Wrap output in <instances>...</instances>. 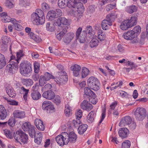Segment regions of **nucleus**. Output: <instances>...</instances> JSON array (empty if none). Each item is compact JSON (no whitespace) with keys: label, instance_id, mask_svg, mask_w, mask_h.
Listing matches in <instances>:
<instances>
[{"label":"nucleus","instance_id":"f257e3e1","mask_svg":"<svg viewBox=\"0 0 148 148\" xmlns=\"http://www.w3.org/2000/svg\"><path fill=\"white\" fill-rule=\"evenodd\" d=\"M77 138V135L73 132H70L69 134L66 132H63L56 136V140L60 146H63L67 144L69 142L75 143Z\"/></svg>","mask_w":148,"mask_h":148},{"label":"nucleus","instance_id":"f03ea898","mask_svg":"<svg viewBox=\"0 0 148 148\" xmlns=\"http://www.w3.org/2000/svg\"><path fill=\"white\" fill-rule=\"evenodd\" d=\"M33 23L36 25L43 24L45 22V17L43 11L40 9H37L35 12L33 13L31 16Z\"/></svg>","mask_w":148,"mask_h":148},{"label":"nucleus","instance_id":"7ed1b4c3","mask_svg":"<svg viewBox=\"0 0 148 148\" xmlns=\"http://www.w3.org/2000/svg\"><path fill=\"white\" fill-rule=\"evenodd\" d=\"M137 18L136 16L132 17L130 19L124 21L121 23L120 27L123 30H125L136 25Z\"/></svg>","mask_w":148,"mask_h":148},{"label":"nucleus","instance_id":"20e7f679","mask_svg":"<svg viewBox=\"0 0 148 148\" xmlns=\"http://www.w3.org/2000/svg\"><path fill=\"white\" fill-rule=\"evenodd\" d=\"M19 69L21 74L26 76L31 73L32 71V64L27 61H24L20 64Z\"/></svg>","mask_w":148,"mask_h":148},{"label":"nucleus","instance_id":"39448f33","mask_svg":"<svg viewBox=\"0 0 148 148\" xmlns=\"http://www.w3.org/2000/svg\"><path fill=\"white\" fill-rule=\"evenodd\" d=\"M59 76H56L54 81L58 85L62 88L67 82L68 79V76L66 72H58Z\"/></svg>","mask_w":148,"mask_h":148},{"label":"nucleus","instance_id":"423d86ee","mask_svg":"<svg viewBox=\"0 0 148 148\" xmlns=\"http://www.w3.org/2000/svg\"><path fill=\"white\" fill-rule=\"evenodd\" d=\"M87 84L90 88L95 91L100 88V84L98 79L94 77L91 76L88 79Z\"/></svg>","mask_w":148,"mask_h":148},{"label":"nucleus","instance_id":"0eeeda50","mask_svg":"<svg viewBox=\"0 0 148 148\" xmlns=\"http://www.w3.org/2000/svg\"><path fill=\"white\" fill-rule=\"evenodd\" d=\"M14 137L18 142L20 144H24L27 143L28 136L23 132L18 130L14 134Z\"/></svg>","mask_w":148,"mask_h":148},{"label":"nucleus","instance_id":"6e6552de","mask_svg":"<svg viewBox=\"0 0 148 148\" xmlns=\"http://www.w3.org/2000/svg\"><path fill=\"white\" fill-rule=\"evenodd\" d=\"M135 115L136 120L142 121L145 119L147 115L146 110L144 108L138 107L135 112Z\"/></svg>","mask_w":148,"mask_h":148},{"label":"nucleus","instance_id":"1a4fd4ad","mask_svg":"<svg viewBox=\"0 0 148 148\" xmlns=\"http://www.w3.org/2000/svg\"><path fill=\"white\" fill-rule=\"evenodd\" d=\"M62 15V12L61 10L56 9L55 10L49 11L47 13V18L49 20H52L54 18L60 17Z\"/></svg>","mask_w":148,"mask_h":148},{"label":"nucleus","instance_id":"9d476101","mask_svg":"<svg viewBox=\"0 0 148 148\" xmlns=\"http://www.w3.org/2000/svg\"><path fill=\"white\" fill-rule=\"evenodd\" d=\"M42 108L45 110L48 111L49 112L52 113L55 111V108L52 103L49 101H45L43 102Z\"/></svg>","mask_w":148,"mask_h":148},{"label":"nucleus","instance_id":"9b49d317","mask_svg":"<svg viewBox=\"0 0 148 148\" xmlns=\"http://www.w3.org/2000/svg\"><path fill=\"white\" fill-rule=\"evenodd\" d=\"M10 63L7 65L6 69L10 73H14L18 69V60H16V62L12 61Z\"/></svg>","mask_w":148,"mask_h":148},{"label":"nucleus","instance_id":"f8f14e48","mask_svg":"<svg viewBox=\"0 0 148 148\" xmlns=\"http://www.w3.org/2000/svg\"><path fill=\"white\" fill-rule=\"evenodd\" d=\"M54 25L58 26L70 25L68 20L64 17H59L55 21Z\"/></svg>","mask_w":148,"mask_h":148},{"label":"nucleus","instance_id":"ddd939ff","mask_svg":"<svg viewBox=\"0 0 148 148\" xmlns=\"http://www.w3.org/2000/svg\"><path fill=\"white\" fill-rule=\"evenodd\" d=\"M77 0H74L73 5L71 8H75L77 9V12L79 14H82L83 12L84 8L83 4L81 2L77 1Z\"/></svg>","mask_w":148,"mask_h":148},{"label":"nucleus","instance_id":"4468645a","mask_svg":"<svg viewBox=\"0 0 148 148\" xmlns=\"http://www.w3.org/2000/svg\"><path fill=\"white\" fill-rule=\"evenodd\" d=\"M72 1L71 0H58V5L61 8H63L67 6L71 8L72 7Z\"/></svg>","mask_w":148,"mask_h":148},{"label":"nucleus","instance_id":"2eb2a0df","mask_svg":"<svg viewBox=\"0 0 148 148\" xmlns=\"http://www.w3.org/2000/svg\"><path fill=\"white\" fill-rule=\"evenodd\" d=\"M82 28L79 27L75 33V38L76 39H78L79 41L81 43H83L85 42V35L80 36Z\"/></svg>","mask_w":148,"mask_h":148},{"label":"nucleus","instance_id":"dca6fc26","mask_svg":"<svg viewBox=\"0 0 148 148\" xmlns=\"http://www.w3.org/2000/svg\"><path fill=\"white\" fill-rule=\"evenodd\" d=\"M42 97L48 100H51L54 98L55 95L51 90H48L44 92L42 94Z\"/></svg>","mask_w":148,"mask_h":148},{"label":"nucleus","instance_id":"f3484780","mask_svg":"<svg viewBox=\"0 0 148 148\" xmlns=\"http://www.w3.org/2000/svg\"><path fill=\"white\" fill-rule=\"evenodd\" d=\"M75 37V34L73 32L67 33L64 37L63 40V42L67 44H69L73 40Z\"/></svg>","mask_w":148,"mask_h":148},{"label":"nucleus","instance_id":"a211bd4d","mask_svg":"<svg viewBox=\"0 0 148 148\" xmlns=\"http://www.w3.org/2000/svg\"><path fill=\"white\" fill-rule=\"evenodd\" d=\"M123 37L127 40H132L136 38L132 30H130L123 34Z\"/></svg>","mask_w":148,"mask_h":148},{"label":"nucleus","instance_id":"6ab92c4d","mask_svg":"<svg viewBox=\"0 0 148 148\" xmlns=\"http://www.w3.org/2000/svg\"><path fill=\"white\" fill-rule=\"evenodd\" d=\"M81 69V67L76 64L71 67V70L73 71V75L75 77H77L80 74Z\"/></svg>","mask_w":148,"mask_h":148},{"label":"nucleus","instance_id":"aec40b11","mask_svg":"<svg viewBox=\"0 0 148 148\" xmlns=\"http://www.w3.org/2000/svg\"><path fill=\"white\" fill-rule=\"evenodd\" d=\"M81 108L83 110L89 111L91 110L93 108L92 106L88 101L84 100L81 104Z\"/></svg>","mask_w":148,"mask_h":148},{"label":"nucleus","instance_id":"412c9836","mask_svg":"<svg viewBox=\"0 0 148 148\" xmlns=\"http://www.w3.org/2000/svg\"><path fill=\"white\" fill-rule=\"evenodd\" d=\"M35 123L37 128L39 130L43 131L45 128V126L42 121L38 119H35Z\"/></svg>","mask_w":148,"mask_h":148},{"label":"nucleus","instance_id":"4be33fe9","mask_svg":"<svg viewBox=\"0 0 148 148\" xmlns=\"http://www.w3.org/2000/svg\"><path fill=\"white\" fill-rule=\"evenodd\" d=\"M14 117L16 118L22 119L25 116L24 112L19 110H16L14 111L13 113Z\"/></svg>","mask_w":148,"mask_h":148},{"label":"nucleus","instance_id":"5701e85b","mask_svg":"<svg viewBox=\"0 0 148 148\" xmlns=\"http://www.w3.org/2000/svg\"><path fill=\"white\" fill-rule=\"evenodd\" d=\"M132 119L129 116H127L123 117L121 121L119 124L121 126L127 125L131 123Z\"/></svg>","mask_w":148,"mask_h":148},{"label":"nucleus","instance_id":"b1692460","mask_svg":"<svg viewBox=\"0 0 148 148\" xmlns=\"http://www.w3.org/2000/svg\"><path fill=\"white\" fill-rule=\"evenodd\" d=\"M119 16V14L118 12H115V13L110 14L107 15L106 19L112 23V22L114 21L115 18H117Z\"/></svg>","mask_w":148,"mask_h":148},{"label":"nucleus","instance_id":"393cba45","mask_svg":"<svg viewBox=\"0 0 148 148\" xmlns=\"http://www.w3.org/2000/svg\"><path fill=\"white\" fill-rule=\"evenodd\" d=\"M19 93L21 94H23V98L25 101L27 100L28 94L29 90L26 89L23 86H22L19 88Z\"/></svg>","mask_w":148,"mask_h":148},{"label":"nucleus","instance_id":"a878e982","mask_svg":"<svg viewBox=\"0 0 148 148\" xmlns=\"http://www.w3.org/2000/svg\"><path fill=\"white\" fill-rule=\"evenodd\" d=\"M112 24V23L109 22L106 19L103 20L101 23V27L104 30L108 29Z\"/></svg>","mask_w":148,"mask_h":148},{"label":"nucleus","instance_id":"bb28decb","mask_svg":"<svg viewBox=\"0 0 148 148\" xmlns=\"http://www.w3.org/2000/svg\"><path fill=\"white\" fill-rule=\"evenodd\" d=\"M129 132V131L126 128H121L119 131V136L122 138H124L127 137Z\"/></svg>","mask_w":148,"mask_h":148},{"label":"nucleus","instance_id":"cd10ccee","mask_svg":"<svg viewBox=\"0 0 148 148\" xmlns=\"http://www.w3.org/2000/svg\"><path fill=\"white\" fill-rule=\"evenodd\" d=\"M6 90L8 95L10 97H14L16 94L14 89L11 86H8L6 88Z\"/></svg>","mask_w":148,"mask_h":148},{"label":"nucleus","instance_id":"c85d7f7f","mask_svg":"<svg viewBox=\"0 0 148 148\" xmlns=\"http://www.w3.org/2000/svg\"><path fill=\"white\" fill-rule=\"evenodd\" d=\"M34 137L35 142L37 144H40L41 143L42 138V135L41 132L37 133Z\"/></svg>","mask_w":148,"mask_h":148},{"label":"nucleus","instance_id":"c756f323","mask_svg":"<svg viewBox=\"0 0 148 148\" xmlns=\"http://www.w3.org/2000/svg\"><path fill=\"white\" fill-rule=\"evenodd\" d=\"M85 95L90 97H96V95L88 87H86L84 89Z\"/></svg>","mask_w":148,"mask_h":148},{"label":"nucleus","instance_id":"7c9ffc66","mask_svg":"<svg viewBox=\"0 0 148 148\" xmlns=\"http://www.w3.org/2000/svg\"><path fill=\"white\" fill-rule=\"evenodd\" d=\"M88 126L86 124H83L79 126L78 128V133L79 134H82L86 130Z\"/></svg>","mask_w":148,"mask_h":148},{"label":"nucleus","instance_id":"2f4dec72","mask_svg":"<svg viewBox=\"0 0 148 148\" xmlns=\"http://www.w3.org/2000/svg\"><path fill=\"white\" fill-rule=\"evenodd\" d=\"M97 35H95V36H96L100 41L104 40L106 38V35L102 32V30L99 29L97 31Z\"/></svg>","mask_w":148,"mask_h":148},{"label":"nucleus","instance_id":"473e14b6","mask_svg":"<svg viewBox=\"0 0 148 148\" xmlns=\"http://www.w3.org/2000/svg\"><path fill=\"white\" fill-rule=\"evenodd\" d=\"M31 96L33 99L34 100H37L41 97V95L39 91L32 92Z\"/></svg>","mask_w":148,"mask_h":148},{"label":"nucleus","instance_id":"72a5a7b5","mask_svg":"<svg viewBox=\"0 0 148 148\" xmlns=\"http://www.w3.org/2000/svg\"><path fill=\"white\" fill-rule=\"evenodd\" d=\"M3 133L8 138L10 139L13 138L14 134H13L12 131L8 129H5L3 130Z\"/></svg>","mask_w":148,"mask_h":148},{"label":"nucleus","instance_id":"f704fd0d","mask_svg":"<svg viewBox=\"0 0 148 148\" xmlns=\"http://www.w3.org/2000/svg\"><path fill=\"white\" fill-rule=\"evenodd\" d=\"M55 25L54 24L48 22L46 24V29L49 32H53L55 29Z\"/></svg>","mask_w":148,"mask_h":148},{"label":"nucleus","instance_id":"c9c22d12","mask_svg":"<svg viewBox=\"0 0 148 148\" xmlns=\"http://www.w3.org/2000/svg\"><path fill=\"white\" fill-rule=\"evenodd\" d=\"M6 64V60L4 55L0 54V69H2Z\"/></svg>","mask_w":148,"mask_h":148},{"label":"nucleus","instance_id":"e433bc0d","mask_svg":"<svg viewBox=\"0 0 148 148\" xmlns=\"http://www.w3.org/2000/svg\"><path fill=\"white\" fill-rule=\"evenodd\" d=\"M95 115V113L94 111H92L90 112L87 116V121L89 123L92 122L94 121Z\"/></svg>","mask_w":148,"mask_h":148},{"label":"nucleus","instance_id":"4c0bfd02","mask_svg":"<svg viewBox=\"0 0 148 148\" xmlns=\"http://www.w3.org/2000/svg\"><path fill=\"white\" fill-rule=\"evenodd\" d=\"M86 31H83V32H86L90 35V37L92 38L95 34L94 32L92 31V27L91 26L87 25L86 27Z\"/></svg>","mask_w":148,"mask_h":148},{"label":"nucleus","instance_id":"58836bf2","mask_svg":"<svg viewBox=\"0 0 148 148\" xmlns=\"http://www.w3.org/2000/svg\"><path fill=\"white\" fill-rule=\"evenodd\" d=\"M22 83L26 86H31L34 83L33 80L30 79H23L22 80Z\"/></svg>","mask_w":148,"mask_h":148},{"label":"nucleus","instance_id":"ea45409f","mask_svg":"<svg viewBox=\"0 0 148 148\" xmlns=\"http://www.w3.org/2000/svg\"><path fill=\"white\" fill-rule=\"evenodd\" d=\"M132 30L137 37L140 34L141 32V28L140 26L138 25L134 27Z\"/></svg>","mask_w":148,"mask_h":148},{"label":"nucleus","instance_id":"a19ab883","mask_svg":"<svg viewBox=\"0 0 148 148\" xmlns=\"http://www.w3.org/2000/svg\"><path fill=\"white\" fill-rule=\"evenodd\" d=\"M137 10V7L135 5H131L127 7L126 8V11L129 13L131 14L135 12Z\"/></svg>","mask_w":148,"mask_h":148},{"label":"nucleus","instance_id":"79ce46f5","mask_svg":"<svg viewBox=\"0 0 148 148\" xmlns=\"http://www.w3.org/2000/svg\"><path fill=\"white\" fill-rule=\"evenodd\" d=\"M32 126L29 122H27L22 124V128L24 131H28Z\"/></svg>","mask_w":148,"mask_h":148},{"label":"nucleus","instance_id":"37998d69","mask_svg":"<svg viewBox=\"0 0 148 148\" xmlns=\"http://www.w3.org/2000/svg\"><path fill=\"white\" fill-rule=\"evenodd\" d=\"M89 70L86 67H83L82 71V77L84 78L86 77L88 75Z\"/></svg>","mask_w":148,"mask_h":148},{"label":"nucleus","instance_id":"c03bdc74","mask_svg":"<svg viewBox=\"0 0 148 148\" xmlns=\"http://www.w3.org/2000/svg\"><path fill=\"white\" fill-rule=\"evenodd\" d=\"M1 40L3 44L6 45L10 41V38L6 36H3L2 37Z\"/></svg>","mask_w":148,"mask_h":148},{"label":"nucleus","instance_id":"a18cd8bd","mask_svg":"<svg viewBox=\"0 0 148 148\" xmlns=\"http://www.w3.org/2000/svg\"><path fill=\"white\" fill-rule=\"evenodd\" d=\"M99 43L97 39L93 38L90 42V47L92 48L97 46Z\"/></svg>","mask_w":148,"mask_h":148},{"label":"nucleus","instance_id":"49530a36","mask_svg":"<svg viewBox=\"0 0 148 148\" xmlns=\"http://www.w3.org/2000/svg\"><path fill=\"white\" fill-rule=\"evenodd\" d=\"M47 81V80L45 78L44 76H40L39 79L40 85L41 86H43L46 84Z\"/></svg>","mask_w":148,"mask_h":148},{"label":"nucleus","instance_id":"de8ad7c7","mask_svg":"<svg viewBox=\"0 0 148 148\" xmlns=\"http://www.w3.org/2000/svg\"><path fill=\"white\" fill-rule=\"evenodd\" d=\"M30 136L32 138H33L36 134V132L34 127L32 126L31 127L30 129L28 131Z\"/></svg>","mask_w":148,"mask_h":148},{"label":"nucleus","instance_id":"09e8293b","mask_svg":"<svg viewBox=\"0 0 148 148\" xmlns=\"http://www.w3.org/2000/svg\"><path fill=\"white\" fill-rule=\"evenodd\" d=\"M72 110L70 107L68 105L65 106L64 113L66 116H69L71 114Z\"/></svg>","mask_w":148,"mask_h":148},{"label":"nucleus","instance_id":"8fccbe9b","mask_svg":"<svg viewBox=\"0 0 148 148\" xmlns=\"http://www.w3.org/2000/svg\"><path fill=\"white\" fill-rule=\"evenodd\" d=\"M42 9L44 12H47L49 10L50 7L47 3L44 2L41 4Z\"/></svg>","mask_w":148,"mask_h":148},{"label":"nucleus","instance_id":"3c124183","mask_svg":"<svg viewBox=\"0 0 148 148\" xmlns=\"http://www.w3.org/2000/svg\"><path fill=\"white\" fill-rule=\"evenodd\" d=\"M130 141L129 140H126L122 143L121 148H130Z\"/></svg>","mask_w":148,"mask_h":148},{"label":"nucleus","instance_id":"603ef678","mask_svg":"<svg viewBox=\"0 0 148 148\" xmlns=\"http://www.w3.org/2000/svg\"><path fill=\"white\" fill-rule=\"evenodd\" d=\"M65 30L63 29L61 31L60 33L57 34L56 35L57 38L59 40H60L62 37L65 34Z\"/></svg>","mask_w":148,"mask_h":148},{"label":"nucleus","instance_id":"864d4df0","mask_svg":"<svg viewBox=\"0 0 148 148\" xmlns=\"http://www.w3.org/2000/svg\"><path fill=\"white\" fill-rule=\"evenodd\" d=\"M16 122L14 118L12 117L9 119L8 122H7L9 125L10 126L13 127L15 125Z\"/></svg>","mask_w":148,"mask_h":148},{"label":"nucleus","instance_id":"5fc2aeb1","mask_svg":"<svg viewBox=\"0 0 148 148\" xmlns=\"http://www.w3.org/2000/svg\"><path fill=\"white\" fill-rule=\"evenodd\" d=\"M126 65H128L130 66L131 67L130 69H135L137 67L136 64L131 61H128L127 62V64Z\"/></svg>","mask_w":148,"mask_h":148},{"label":"nucleus","instance_id":"6e6d98bb","mask_svg":"<svg viewBox=\"0 0 148 148\" xmlns=\"http://www.w3.org/2000/svg\"><path fill=\"white\" fill-rule=\"evenodd\" d=\"M47 81L51 79H55V77L52 74L47 72L45 74L44 76Z\"/></svg>","mask_w":148,"mask_h":148},{"label":"nucleus","instance_id":"4d7b16f0","mask_svg":"<svg viewBox=\"0 0 148 148\" xmlns=\"http://www.w3.org/2000/svg\"><path fill=\"white\" fill-rule=\"evenodd\" d=\"M34 72L35 73H38L40 70V64L38 62H35L34 63Z\"/></svg>","mask_w":148,"mask_h":148},{"label":"nucleus","instance_id":"13d9d810","mask_svg":"<svg viewBox=\"0 0 148 148\" xmlns=\"http://www.w3.org/2000/svg\"><path fill=\"white\" fill-rule=\"evenodd\" d=\"M118 104V102L115 101L114 102L112 103L110 106V110L111 111H113L114 110H116V107L117 106Z\"/></svg>","mask_w":148,"mask_h":148},{"label":"nucleus","instance_id":"bf43d9fd","mask_svg":"<svg viewBox=\"0 0 148 148\" xmlns=\"http://www.w3.org/2000/svg\"><path fill=\"white\" fill-rule=\"evenodd\" d=\"M82 115L83 112L82 110L80 109L78 110L75 113L76 119H80L82 118Z\"/></svg>","mask_w":148,"mask_h":148},{"label":"nucleus","instance_id":"052dcab7","mask_svg":"<svg viewBox=\"0 0 148 148\" xmlns=\"http://www.w3.org/2000/svg\"><path fill=\"white\" fill-rule=\"evenodd\" d=\"M7 112L5 110L3 111L0 112V119L4 120L5 119L6 117Z\"/></svg>","mask_w":148,"mask_h":148},{"label":"nucleus","instance_id":"680f3d73","mask_svg":"<svg viewBox=\"0 0 148 148\" xmlns=\"http://www.w3.org/2000/svg\"><path fill=\"white\" fill-rule=\"evenodd\" d=\"M54 100V102L56 104H58L60 103L61 101V98L58 95H56L55 97Z\"/></svg>","mask_w":148,"mask_h":148},{"label":"nucleus","instance_id":"e2e57ef3","mask_svg":"<svg viewBox=\"0 0 148 148\" xmlns=\"http://www.w3.org/2000/svg\"><path fill=\"white\" fill-rule=\"evenodd\" d=\"M79 119H76V120H73V126L75 127H77L81 123Z\"/></svg>","mask_w":148,"mask_h":148},{"label":"nucleus","instance_id":"0e129e2a","mask_svg":"<svg viewBox=\"0 0 148 148\" xmlns=\"http://www.w3.org/2000/svg\"><path fill=\"white\" fill-rule=\"evenodd\" d=\"M16 56L17 59H16V60H15V61L16 62V60H18V63L19 61L20 60L21 57L23 56V51H22L21 50L20 51H19L17 52L16 54Z\"/></svg>","mask_w":148,"mask_h":148},{"label":"nucleus","instance_id":"69168bd1","mask_svg":"<svg viewBox=\"0 0 148 148\" xmlns=\"http://www.w3.org/2000/svg\"><path fill=\"white\" fill-rule=\"evenodd\" d=\"M120 96L123 97H128V95L123 90H120L119 92Z\"/></svg>","mask_w":148,"mask_h":148},{"label":"nucleus","instance_id":"338daca9","mask_svg":"<svg viewBox=\"0 0 148 148\" xmlns=\"http://www.w3.org/2000/svg\"><path fill=\"white\" fill-rule=\"evenodd\" d=\"M115 7V5L110 4L106 6V9L107 11H109L114 8Z\"/></svg>","mask_w":148,"mask_h":148},{"label":"nucleus","instance_id":"774afa93","mask_svg":"<svg viewBox=\"0 0 148 148\" xmlns=\"http://www.w3.org/2000/svg\"><path fill=\"white\" fill-rule=\"evenodd\" d=\"M10 0H7L5 3L6 7L10 8H12L14 6V4L10 1Z\"/></svg>","mask_w":148,"mask_h":148}]
</instances>
